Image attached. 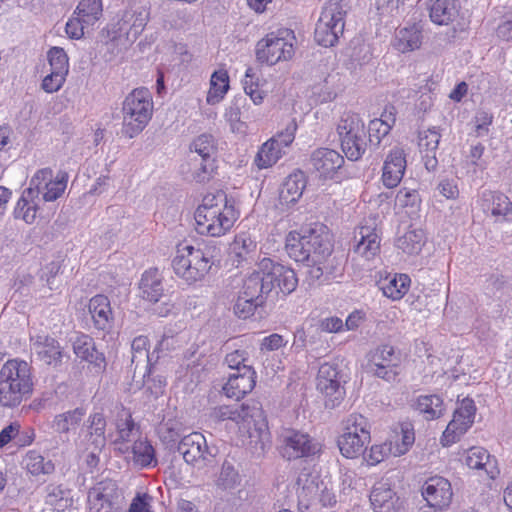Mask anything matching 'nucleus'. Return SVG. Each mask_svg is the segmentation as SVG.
Instances as JSON below:
<instances>
[{
  "mask_svg": "<svg viewBox=\"0 0 512 512\" xmlns=\"http://www.w3.org/2000/svg\"><path fill=\"white\" fill-rule=\"evenodd\" d=\"M281 454L288 460L307 458L318 454L321 445L308 433L288 430L282 439Z\"/></svg>",
  "mask_w": 512,
  "mask_h": 512,
  "instance_id": "obj_17",
  "label": "nucleus"
},
{
  "mask_svg": "<svg viewBox=\"0 0 512 512\" xmlns=\"http://www.w3.org/2000/svg\"><path fill=\"white\" fill-rule=\"evenodd\" d=\"M140 296L142 299L157 303L164 296L162 278L157 269H149L142 274L139 283Z\"/></svg>",
  "mask_w": 512,
  "mask_h": 512,
  "instance_id": "obj_35",
  "label": "nucleus"
},
{
  "mask_svg": "<svg viewBox=\"0 0 512 512\" xmlns=\"http://www.w3.org/2000/svg\"><path fill=\"white\" fill-rule=\"evenodd\" d=\"M217 173V165L215 159L202 160L200 167L192 173V179L196 183H209Z\"/></svg>",
  "mask_w": 512,
  "mask_h": 512,
  "instance_id": "obj_56",
  "label": "nucleus"
},
{
  "mask_svg": "<svg viewBox=\"0 0 512 512\" xmlns=\"http://www.w3.org/2000/svg\"><path fill=\"white\" fill-rule=\"evenodd\" d=\"M370 502L375 512H399L401 508L400 498L383 484L372 489Z\"/></svg>",
  "mask_w": 512,
  "mask_h": 512,
  "instance_id": "obj_34",
  "label": "nucleus"
},
{
  "mask_svg": "<svg viewBox=\"0 0 512 512\" xmlns=\"http://www.w3.org/2000/svg\"><path fill=\"white\" fill-rule=\"evenodd\" d=\"M335 130L345 156L352 161L359 160L366 151L365 123L360 115L344 111L335 124Z\"/></svg>",
  "mask_w": 512,
  "mask_h": 512,
  "instance_id": "obj_8",
  "label": "nucleus"
},
{
  "mask_svg": "<svg viewBox=\"0 0 512 512\" xmlns=\"http://www.w3.org/2000/svg\"><path fill=\"white\" fill-rule=\"evenodd\" d=\"M243 88L255 105L263 103L266 93L262 89V84L260 83V79L257 76L255 69L252 67H248L246 69L243 79Z\"/></svg>",
  "mask_w": 512,
  "mask_h": 512,
  "instance_id": "obj_48",
  "label": "nucleus"
},
{
  "mask_svg": "<svg viewBox=\"0 0 512 512\" xmlns=\"http://www.w3.org/2000/svg\"><path fill=\"white\" fill-rule=\"evenodd\" d=\"M460 8L459 0H435L430 7L429 16L437 25H448L459 16Z\"/></svg>",
  "mask_w": 512,
  "mask_h": 512,
  "instance_id": "obj_37",
  "label": "nucleus"
},
{
  "mask_svg": "<svg viewBox=\"0 0 512 512\" xmlns=\"http://www.w3.org/2000/svg\"><path fill=\"white\" fill-rule=\"evenodd\" d=\"M257 243L246 233L237 234L229 247V254L237 264L247 260L256 251Z\"/></svg>",
  "mask_w": 512,
  "mask_h": 512,
  "instance_id": "obj_42",
  "label": "nucleus"
},
{
  "mask_svg": "<svg viewBox=\"0 0 512 512\" xmlns=\"http://www.w3.org/2000/svg\"><path fill=\"white\" fill-rule=\"evenodd\" d=\"M51 72L42 81V89L47 93L59 91L69 72V60L63 48L52 47L48 52Z\"/></svg>",
  "mask_w": 512,
  "mask_h": 512,
  "instance_id": "obj_18",
  "label": "nucleus"
},
{
  "mask_svg": "<svg viewBox=\"0 0 512 512\" xmlns=\"http://www.w3.org/2000/svg\"><path fill=\"white\" fill-rule=\"evenodd\" d=\"M84 22L80 19V16L69 19L65 26V31L71 39H80L84 36V29L88 28Z\"/></svg>",
  "mask_w": 512,
  "mask_h": 512,
  "instance_id": "obj_63",
  "label": "nucleus"
},
{
  "mask_svg": "<svg viewBox=\"0 0 512 512\" xmlns=\"http://www.w3.org/2000/svg\"><path fill=\"white\" fill-rule=\"evenodd\" d=\"M229 75L226 69H219L212 73L210 87L206 96L208 104L215 105L222 101L229 90Z\"/></svg>",
  "mask_w": 512,
  "mask_h": 512,
  "instance_id": "obj_41",
  "label": "nucleus"
},
{
  "mask_svg": "<svg viewBox=\"0 0 512 512\" xmlns=\"http://www.w3.org/2000/svg\"><path fill=\"white\" fill-rule=\"evenodd\" d=\"M496 36L504 42H512V9L506 11L496 28Z\"/></svg>",
  "mask_w": 512,
  "mask_h": 512,
  "instance_id": "obj_60",
  "label": "nucleus"
},
{
  "mask_svg": "<svg viewBox=\"0 0 512 512\" xmlns=\"http://www.w3.org/2000/svg\"><path fill=\"white\" fill-rule=\"evenodd\" d=\"M103 5L101 0H81L74 12L80 16L86 26H93L102 16Z\"/></svg>",
  "mask_w": 512,
  "mask_h": 512,
  "instance_id": "obj_47",
  "label": "nucleus"
},
{
  "mask_svg": "<svg viewBox=\"0 0 512 512\" xmlns=\"http://www.w3.org/2000/svg\"><path fill=\"white\" fill-rule=\"evenodd\" d=\"M411 282L408 274L380 271L377 276L376 285L383 296L391 301H400L409 292Z\"/></svg>",
  "mask_w": 512,
  "mask_h": 512,
  "instance_id": "obj_22",
  "label": "nucleus"
},
{
  "mask_svg": "<svg viewBox=\"0 0 512 512\" xmlns=\"http://www.w3.org/2000/svg\"><path fill=\"white\" fill-rule=\"evenodd\" d=\"M196 153L202 160L215 159L213 155L216 153L217 147L212 135L202 134L198 136L192 144Z\"/></svg>",
  "mask_w": 512,
  "mask_h": 512,
  "instance_id": "obj_54",
  "label": "nucleus"
},
{
  "mask_svg": "<svg viewBox=\"0 0 512 512\" xmlns=\"http://www.w3.org/2000/svg\"><path fill=\"white\" fill-rule=\"evenodd\" d=\"M240 482V476L232 463L224 461L217 480V485L223 489L233 488Z\"/></svg>",
  "mask_w": 512,
  "mask_h": 512,
  "instance_id": "obj_55",
  "label": "nucleus"
},
{
  "mask_svg": "<svg viewBox=\"0 0 512 512\" xmlns=\"http://www.w3.org/2000/svg\"><path fill=\"white\" fill-rule=\"evenodd\" d=\"M105 430L106 420L104 415L100 412L91 414L89 417L88 433L95 447L104 446L106 442Z\"/></svg>",
  "mask_w": 512,
  "mask_h": 512,
  "instance_id": "obj_49",
  "label": "nucleus"
},
{
  "mask_svg": "<svg viewBox=\"0 0 512 512\" xmlns=\"http://www.w3.org/2000/svg\"><path fill=\"white\" fill-rule=\"evenodd\" d=\"M261 306V304L254 303L252 299L239 294L234 304L233 310L238 318L247 319L253 316L256 309Z\"/></svg>",
  "mask_w": 512,
  "mask_h": 512,
  "instance_id": "obj_58",
  "label": "nucleus"
},
{
  "mask_svg": "<svg viewBox=\"0 0 512 512\" xmlns=\"http://www.w3.org/2000/svg\"><path fill=\"white\" fill-rule=\"evenodd\" d=\"M88 309L96 329L105 331L111 328L114 316L107 296L103 294L93 296L89 300Z\"/></svg>",
  "mask_w": 512,
  "mask_h": 512,
  "instance_id": "obj_29",
  "label": "nucleus"
},
{
  "mask_svg": "<svg viewBox=\"0 0 512 512\" xmlns=\"http://www.w3.org/2000/svg\"><path fill=\"white\" fill-rule=\"evenodd\" d=\"M354 252L370 261L380 254L381 233L375 223L359 225L355 230Z\"/></svg>",
  "mask_w": 512,
  "mask_h": 512,
  "instance_id": "obj_19",
  "label": "nucleus"
},
{
  "mask_svg": "<svg viewBox=\"0 0 512 512\" xmlns=\"http://www.w3.org/2000/svg\"><path fill=\"white\" fill-rule=\"evenodd\" d=\"M239 218V208L225 192L207 193L194 211L195 230L202 236L221 238L232 232Z\"/></svg>",
  "mask_w": 512,
  "mask_h": 512,
  "instance_id": "obj_2",
  "label": "nucleus"
},
{
  "mask_svg": "<svg viewBox=\"0 0 512 512\" xmlns=\"http://www.w3.org/2000/svg\"><path fill=\"white\" fill-rule=\"evenodd\" d=\"M132 460L141 468L157 465L155 449L147 439H139L133 443Z\"/></svg>",
  "mask_w": 512,
  "mask_h": 512,
  "instance_id": "obj_45",
  "label": "nucleus"
},
{
  "mask_svg": "<svg viewBox=\"0 0 512 512\" xmlns=\"http://www.w3.org/2000/svg\"><path fill=\"white\" fill-rule=\"evenodd\" d=\"M257 374L252 366H243L242 372L231 374L223 386L228 398L240 400L250 393L256 385Z\"/></svg>",
  "mask_w": 512,
  "mask_h": 512,
  "instance_id": "obj_25",
  "label": "nucleus"
},
{
  "mask_svg": "<svg viewBox=\"0 0 512 512\" xmlns=\"http://www.w3.org/2000/svg\"><path fill=\"white\" fill-rule=\"evenodd\" d=\"M248 360V353L242 349H236L230 353H228L225 357V362L228 367L231 369H235L238 372H242L243 366H248L246 361Z\"/></svg>",
  "mask_w": 512,
  "mask_h": 512,
  "instance_id": "obj_62",
  "label": "nucleus"
},
{
  "mask_svg": "<svg viewBox=\"0 0 512 512\" xmlns=\"http://www.w3.org/2000/svg\"><path fill=\"white\" fill-rule=\"evenodd\" d=\"M67 182L66 173L54 175L52 169L42 168L34 173L27 189H31L37 198L38 195H41L45 202H52L64 194Z\"/></svg>",
  "mask_w": 512,
  "mask_h": 512,
  "instance_id": "obj_14",
  "label": "nucleus"
},
{
  "mask_svg": "<svg viewBox=\"0 0 512 512\" xmlns=\"http://www.w3.org/2000/svg\"><path fill=\"white\" fill-rule=\"evenodd\" d=\"M117 495V484L112 480H103L95 484L88 492L90 512H116L113 499Z\"/></svg>",
  "mask_w": 512,
  "mask_h": 512,
  "instance_id": "obj_24",
  "label": "nucleus"
},
{
  "mask_svg": "<svg viewBox=\"0 0 512 512\" xmlns=\"http://www.w3.org/2000/svg\"><path fill=\"white\" fill-rule=\"evenodd\" d=\"M153 98L147 88L133 89L122 104V133L128 138L140 134L150 122L153 115Z\"/></svg>",
  "mask_w": 512,
  "mask_h": 512,
  "instance_id": "obj_6",
  "label": "nucleus"
},
{
  "mask_svg": "<svg viewBox=\"0 0 512 512\" xmlns=\"http://www.w3.org/2000/svg\"><path fill=\"white\" fill-rule=\"evenodd\" d=\"M436 190L447 200H457L460 195L458 183L454 178H442L438 182Z\"/></svg>",
  "mask_w": 512,
  "mask_h": 512,
  "instance_id": "obj_59",
  "label": "nucleus"
},
{
  "mask_svg": "<svg viewBox=\"0 0 512 512\" xmlns=\"http://www.w3.org/2000/svg\"><path fill=\"white\" fill-rule=\"evenodd\" d=\"M371 439L372 426L369 419L354 412L340 422L335 443L343 458L356 460L365 452Z\"/></svg>",
  "mask_w": 512,
  "mask_h": 512,
  "instance_id": "obj_5",
  "label": "nucleus"
},
{
  "mask_svg": "<svg viewBox=\"0 0 512 512\" xmlns=\"http://www.w3.org/2000/svg\"><path fill=\"white\" fill-rule=\"evenodd\" d=\"M218 256L216 245L203 243L194 246L182 242L176 246L171 265L178 278L187 284H194L205 279L219 261Z\"/></svg>",
  "mask_w": 512,
  "mask_h": 512,
  "instance_id": "obj_3",
  "label": "nucleus"
},
{
  "mask_svg": "<svg viewBox=\"0 0 512 512\" xmlns=\"http://www.w3.org/2000/svg\"><path fill=\"white\" fill-rule=\"evenodd\" d=\"M407 167V154L405 149L395 146L387 153L383 167L381 180L386 188H396L402 181Z\"/></svg>",
  "mask_w": 512,
  "mask_h": 512,
  "instance_id": "obj_20",
  "label": "nucleus"
},
{
  "mask_svg": "<svg viewBox=\"0 0 512 512\" xmlns=\"http://www.w3.org/2000/svg\"><path fill=\"white\" fill-rule=\"evenodd\" d=\"M493 121V116L486 111H479L476 113L474 117V135L476 137H482L487 135L489 132V127L491 126Z\"/></svg>",
  "mask_w": 512,
  "mask_h": 512,
  "instance_id": "obj_61",
  "label": "nucleus"
},
{
  "mask_svg": "<svg viewBox=\"0 0 512 512\" xmlns=\"http://www.w3.org/2000/svg\"><path fill=\"white\" fill-rule=\"evenodd\" d=\"M415 442L414 427L409 422H402L395 426L389 437L385 440L390 448V453L394 457L406 454Z\"/></svg>",
  "mask_w": 512,
  "mask_h": 512,
  "instance_id": "obj_27",
  "label": "nucleus"
},
{
  "mask_svg": "<svg viewBox=\"0 0 512 512\" xmlns=\"http://www.w3.org/2000/svg\"><path fill=\"white\" fill-rule=\"evenodd\" d=\"M32 347L37 358L45 365L53 367L61 365L64 352L56 339L47 335H38L32 339Z\"/></svg>",
  "mask_w": 512,
  "mask_h": 512,
  "instance_id": "obj_28",
  "label": "nucleus"
},
{
  "mask_svg": "<svg viewBox=\"0 0 512 512\" xmlns=\"http://www.w3.org/2000/svg\"><path fill=\"white\" fill-rule=\"evenodd\" d=\"M441 139V134L436 129H426L419 132L418 147L422 154L425 167L433 170L437 166L436 152Z\"/></svg>",
  "mask_w": 512,
  "mask_h": 512,
  "instance_id": "obj_32",
  "label": "nucleus"
},
{
  "mask_svg": "<svg viewBox=\"0 0 512 512\" xmlns=\"http://www.w3.org/2000/svg\"><path fill=\"white\" fill-rule=\"evenodd\" d=\"M343 374L335 363L325 362L318 370L316 388L325 397V406L334 408L345 398Z\"/></svg>",
  "mask_w": 512,
  "mask_h": 512,
  "instance_id": "obj_12",
  "label": "nucleus"
},
{
  "mask_svg": "<svg viewBox=\"0 0 512 512\" xmlns=\"http://www.w3.org/2000/svg\"><path fill=\"white\" fill-rule=\"evenodd\" d=\"M310 162L320 178L333 179L343 166L344 158L334 149L321 147L312 152Z\"/></svg>",
  "mask_w": 512,
  "mask_h": 512,
  "instance_id": "obj_23",
  "label": "nucleus"
},
{
  "mask_svg": "<svg viewBox=\"0 0 512 512\" xmlns=\"http://www.w3.org/2000/svg\"><path fill=\"white\" fill-rule=\"evenodd\" d=\"M346 11L339 1H328L322 7L314 31L315 41L323 47L335 46L344 32Z\"/></svg>",
  "mask_w": 512,
  "mask_h": 512,
  "instance_id": "obj_10",
  "label": "nucleus"
},
{
  "mask_svg": "<svg viewBox=\"0 0 512 512\" xmlns=\"http://www.w3.org/2000/svg\"><path fill=\"white\" fill-rule=\"evenodd\" d=\"M489 199L492 200L491 214L494 217L507 219L512 214V202L503 193L489 192Z\"/></svg>",
  "mask_w": 512,
  "mask_h": 512,
  "instance_id": "obj_53",
  "label": "nucleus"
},
{
  "mask_svg": "<svg viewBox=\"0 0 512 512\" xmlns=\"http://www.w3.org/2000/svg\"><path fill=\"white\" fill-rule=\"evenodd\" d=\"M296 37L288 28H281L265 35L256 45V58L260 63L275 65L290 60L294 55Z\"/></svg>",
  "mask_w": 512,
  "mask_h": 512,
  "instance_id": "obj_9",
  "label": "nucleus"
},
{
  "mask_svg": "<svg viewBox=\"0 0 512 512\" xmlns=\"http://www.w3.org/2000/svg\"><path fill=\"white\" fill-rule=\"evenodd\" d=\"M307 185L305 174L298 170L288 175L279 194L281 205L289 206L297 203L303 195Z\"/></svg>",
  "mask_w": 512,
  "mask_h": 512,
  "instance_id": "obj_30",
  "label": "nucleus"
},
{
  "mask_svg": "<svg viewBox=\"0 0 512 512\" xmlns=\"http://www.w3.org/2000/svg\"><path fill=\"white\" fill-rule=\"evenodd\" d=\"M422 39V28L418 24L413 23L396 32L393 46L401 53H408L420 49Z\"/></svg>",
  "mask_w": 512,
  "mask_h": 512,
  "instance_id": "obj_36",
  "label": "nucleus"
},
{
  "mask_svg": "<svg viewBox=\"0 0 512 512\" xmlns=\"http://www.w3.org/2000/svg\"><path fill=\"white\" fill-rule=\"evenodd\" d=\"M422 496L430 507L443 510L452 502L451 483L441 476L430 477L422 486Z\"/></svg>",
  "mask_w": 512,
  "mask_h": 512,
  "instance_id": "obj_21",
  "label": "nucleus"
},
{
  "mask_svg": "<svg viewBox=\"0 0 512 512\" xmlns=\"http://www.w3.org/2000/svg\"><path fill=\"white\" fill-rule=\"evenodd\" d=\"M475 415L476 406L474 400L464 398L457 406L452 420L442 433L440 438L442 446L449 447L458 442L461 436L464 435L474 423Z\"/></svg>",
  "mask_w": 512,
  "mask_h": 512,
  "instance_id": "obj_15",
  "label": "nucleus"
},
{
  "mask_svg": "<svg viewBox=\"0 0 512 512\" xmlns=\"http://www.w3.org/2000/svg\"><path fill=\"white\" fill-rule=\"evenodd\" d=\"M402 357L399 350L390 344H381L367 355V367L374 376L394 382L401 374Z\"/></svg>",
  "mask_w": 512,
  "mask_h": 512,
  "instance_id": "obj_11",
  "label": "nucleus"
},
{
  "mask_svg": "<svg viewBox=\"0 0 512 512\" xmlns=\"http://www.w3.org/2000/svg\"><path fill=\"white\" fill-rule=\"evenodd\" d=\"M297 129V123L295 119H293L286 125L283 130L278 131L270 139H274V143L281 147L282 151H284L285 148H288L294 142Z\"/></svg>",
  "mask_w": 512,
  "mask_h": 512,
  "instance_id": "obj_57",
  "label": "nucleus"
},
{
  "mask_svg": "<svg viewBox=\"0 0 512 512\" xmlns=\"http://www.w3.org/2000/svg\"><path fill=\"white\" fill-rule=\"evenodd\" d=\"M423 246V232L411 230L406 232L399 240L398 247L407 254L418 253Z\"/></svg>",
  "mask_w": 512,
  "mask_h": 512,
  "instance_id": "obj_52",
  "label": "nucleus"
},
{
  "mask_svg": "<svg viewBox=\"0 0 512 512\" xmlns=\"http://www.w3.org/2000/svg\"><path fill=\"white\" fill-rule=\"evenodd\" d=\"M22 464L26 471L33 476L51 474L55 470L54 463L51 460H46L36 450L28 451L23 457Z\"/></svg>",
  "mask_w": 512,
  "mask_h": 512,
  "instance_id": "obj_43",
  "label": "nucleus"
},
{
  "mask_svg": "<svg viewBox=\"0 0 512 512\" xmlns=\"http://www.w3.org/2000/svg\"><path fill=\"white\" fill-rule=\"evenodd\" d=\"M415 410L428 421L442 417L446 411L442 397L436 394L420 395L415 402Z\"/></svg>",
  "mask_w": 512,
  "mask_h": 512,
  "instance_id": "obj_39",
  "label": "nucleus"
},
{
  "mask_svg": "<svg viewBox=\"0 0 512 512\" xmlns=\"http://www.w3.org/2000/svg\"><path fill=\"white\" fill-rule=\"evenodd\" d=\"M389 449L385 441L371 446L368 445L365 452L361 455L362 460L368 466H376L389 456H392Z\"/></svg>",
  "mask_w": 512,
  "mask_h": 512,
  "instance_id": "obj_50",
  "label": "nucleus"
},
{
  "mask_svg": "<svg viewBox=\"0 0 512 512\" xmlns=\"http://www.w3.org/2000/svg\"><path fill=\"white\" fill-rule=\"evenodd\" d=\"M465 464L470 469L484 470L490 479L499 475L496 460L482 447H471L466 451Z\"/></svg>",
  "mask_w": 512,
  "mask_h": 512,
  "instance_id": "obj_31",
  "label": "nucleus"
},
{
  "mask_svg": "<svg viewBox=\"0 0 512 512\" xmlns=\"http://www.w3.org/2000/svg\"><path fill=\"white\" fill-rule=\"evenodd\" d=\"M34 389L30 365L20 359L7 360L0 369V406L18 407Z\"/></svg>",
  "mask_w": 512,
  "mask_h": 512,
  "instance_id": "obj_4",
  "label": "nucleus"
},
{
  "mask_svg": "<svg viewBox=\"0 0 512 512\" xmlns=\"http://www.w3.org/2000/svg\"><path fill=\"white\" fill-rule=\"evenodd\" d=\"M285 250L296 262H307L310 275L320 278L334 270V239L330 229L323 223L315 222L291 230L285 237Z\"/></svg>",
  "mask_w": 512,
  "mask_h": 512,
  "instance_id": "obj_1",
  "label": "nucleus"
},
{
  "mask_svg": "<svg viewBox=\"0 0 512 512\" xmlns=\"http://www.w3.org/2000/svg\"><path fill=\"white\" fill-rule=\"evenodd\" d=\"M259 269L264 275L266 288L269 292L276 291L288 295L298 286V277L294 269L270 258H263L259 262Z\"/></svg>",
  "mask_w": 512,
  "mask_h": 512,
  "instance_id": "obj_13",
  "label": "nucleus"
},
{
  "mask_svg": "<svg viewBox=\"0 0 512 512\" xmlns=\"http://www.w3.org/2000/svg\"><path fill=\"white\" fill-rule=\"evenodd\" d=\"M36 199L37 197L31 192V189L26 188L14 207L13 215L15 219L22 220L29 225L33 224L36 221L39 209Z\"/></svg>",
  "mask_w": 512,
  "mask_h": 512,
  "instance_id": "obj_38",
  "label": "nucleus"
},
{
  "mask_svg": "<svg viewBox=\"0 0 512 512\" xmlns=\"http://www.w3.org/2000/svg\"><path fill=\"white\" fill-rule=\"evenodd\" d=\"M135 427L132 415L128 411H123V416L117 422V430L122 440H127Z\"/></svg>",
  "mask_w": 512,
  "mask_h": 512,
  "instance_id": "obj_64",
  "label": "nucleus"
},
{
  "mask_svg": "<svg viewBox=\"0 0 512 512\" xmlns=\"http://www.w3.org/2000/svg\"><path fill=\"white\" fill-rule=\"evenodd\" d=\"M183 459L190 465H199L209 455L205 437L199 432H193L183 437L178 446Z\"/></svg>",
  "mask_w": 512,
  "mask_h": 512,
  "instance_id": "obj_26",
  "label": "nucleus"
},
{
  "mask_svg": "<svg viewBox=\"0 0 512 512\" xmlns=\"http://www.w3.org/2000/svg\"><path fill=\"white\" fill-rule=\"evenodd\" d=\"M283 154L284 151L274 143V139H268L260 146L254 162L259 169H267L276 164Z\"/></svg>",
  "mask_w": 512,
  "mask_h": 512,
  "instance_id": "obj_44",
  "label": "nucleus"
},
{
  "mask_svg": "<svg viewBox=\"0 0 512 512\" xmlns=\"http://www.w3.org/2000/svg\"><path fill=\"white\" fill-rule=\"evenodd\" d=\"M266 288L264 275L260 270L249 275L243 282L240 295L252 299L254 303L263 305L266 300Z\"/></svg>",
  "mask_w": 512,
  "mask_h": 512,
  "instance_id": "obj_40",
  "label": "nucleus"
},
{
  "mask_svg": "<svg viewBox=\"0 0 512 512\" xmlns=\"http://www.w3.org/2000/svg\"><path fill=\"white\" fill-rule=\"evenodd\" d=\"M220 420H232L247 430L249 437L256 438L255 443L263 444L269 439V428L264 411L258 404L243 403L239 406H220L215 411Z\"/></svg>",
  "mask_w": 512,
  "mask_h": 512,
  "instance_id": "obj_7",
  "label": "nucleus"
},
{
  "mask_svg": "<svg viewBox=\"0 0 512 512\" xmlns=\"http://www.w3.org/2000/svg\"><path fill=\"white\" fill-rule=\"evenodd\" d=\"M394 122V118H391V122L382 118L371 120L368 125L369 141L375 145L379 144L389 134Z\"/></svg>",
  "mask_w": 512,
  "mask_h": 512,
  "instance_id": "obj_51",
  "label": "nucleus"
},
{
  "mask_svg": "<svg viewBox=\"0 0 512 512\" xmlns=\"http://www.w3.org/2000/svg\"><path fill=\"white\" fill-rule=\"evenodd\" d=\"M299 503L306 508L313 506L318 502L321 507H332L337 503L335 494L328 488L319 491L318 486L311 483L303 486L298 492Z\"/></svg>",
  "mask_w": 512,
  "mask_h": 512,
  "instance_id": "obj_33",
  "label": "nucleus"
},
{
  "mask_svg": "<svg viewBox=\"0 0 512 512\" xmlns=\"http://www.w3.org/2000/svg\"><path fill=\"white\" fill-rule=\"evenodd\" d=\"M85 414L86 410L83 407L58 414L53 419V428L58 433H68L80 425Z\"/></svg>",
  "mask_w": 512,
  "mask_h": 512,
  "instance_id": "obj_46",
  "label": "nucleus"
},
{
  "mask_svg": "<svg viewBox=\"0 0 512 512\" xmlns=\"http://www.w3.org/2000/svg\"><path fill=\"white\" fill-rule=\"evenodd\" d=\"M75 358L80 363L88 364V368L96 375H101L106 370L107 361L103 352L96 345L95 340L88 334L78 333L71 342Z\"/></svg>",
  "mask_w": 512,
  "mask_h": 512,
  "instance_id": "obj_16",
  "label": "nucleus"
}]
</instances>
